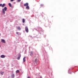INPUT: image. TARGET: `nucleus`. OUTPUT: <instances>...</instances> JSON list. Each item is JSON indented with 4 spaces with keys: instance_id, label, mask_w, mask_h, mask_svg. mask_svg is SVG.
Segmentation results:
<instances>
[{
    "instance_id": "obj_8",
    "label": "nucleus",
    "mask_w": 78,
    "mask_h": 78,
    "mask_svg": "<svg viewBox=\"0 0 78 78\" xmlns=\"http://www.w3.org/2000/svg\"><path fill=\"white\" fill-rule=\"evenodd\" d=\"M33 55V52L31 51L30 53V56H32Z\"/></svg>"
},
{
    "instance_id": "obj_6",
    "label": "nucleus",
    "mask_w": 78,
    "mask_h": 78,
    "mask_svg": "<svg viewBox=\"0 0 78 78\" xmlns=\"http://www.w3.org/2000/svg\"><path fill=\"white\" fill-rule=\"evenodd\" d=\"M1 42H2V43H3L4 44H5V41L4 40L2 39Z\"/></svg>"
},
{
    "instance_id": "obj_15",
    "label": "nucleus",
    "mask_w": 78,
    "mask_h": 78,
    "mask_svg": "<svg viewBox=\"0 0 78 78\" xmlns=\"http://www.w3.org/2000/svg\"><path fill=\"white\" fill-rule=\"evenodd\" d=\"M19 73V70H17L16 71V73Z\"/></svg>"
},
{
    "instance_id": "obj_21",
    "label": "nucleus",
    "mask_w": 78,
    "mask_h": 78,
    "mask_svg": "<svg viewBox=\"0 0 78 78\" xmlns=\"http://www.w3.org/2000/svg\"><path fill=\"white\" fill-rule=\"evenodd\" d=\"M1 36V34H0V36Z\"/></svg>"
},
{
    "instance_id": "obj_1",
    "label": "nucleus",
    "mask_w": 78,
    "mask_h": 78,
    "mask_svg": "<svg viewBox=\"0 0 78 78\" xmlns=\"http://www.w3.org/2000/svg\"><path fill=\"white\" fill-rule=\"evenodd\" d=\"M7 10V8L6 7H5L4 8V9H2V12L4 14H5V11H6Z\"/></svg>"
},
{
    "instance_id": "obj_3",
    "label": "nucleus",
    "mask_w": 78,
    "mask_h": 78,
    "mask_svg": "<svg viewBox=\"0 0 78 78\" xmlns=\"http://www.w3.org/2000/svg\"><path fill=\"white\" fill-rule=\"evenodd\" d=\"M5 6V4H3V5L2 4H0V6H1V7H4Z\"/></svg>"
},
{
    "instance_id": "obj_9",
    "label": "nucleus",
    "mask_w": 78,
    "mask_h": 78,
    "mask_svg": "<svg viewBox=\"0 0 78 78\" xmlns=\"http://www.w3.org/2000/svg\"><path fill=\"white\" fill-rule=\"evenodd\" d=\"M26 9H30V7L28 5L26 7Z\"/></svg>"
},
{
    "instance_id": "obj_5",
    "label": "nucleus",
    "mask_w": 78,
    "mask_h": 78,
    "mask_svg": "<svg viewBox=\"0 0 78 78\" xmlns=\"http://www.w3.org/2000/svg\"><path fill=\"white\" fill-rule=\"evenodd\" d=\"M5 56L4 55H2L1 56V58H5Z\"/></svg>"
},
{
    "instance_id": "obj_4",
    "label": "nucleus",
    "mask_w": 78,
    "mask_h": 78,
    "mask_svg": "<svg viewBox=\"0 0 78 78\" xmlns=\"http://www.w3.org/2000/svg\"><path fill=\"white\" fill-rule=\"evenodd\" d=\"M28 3H26L25 4H24V6H28Z\"/></svg>"
},
{
    "instance_id": "obj_14",
    "label": "nucleus",
    "mask_w": 78,
    "mask_h": 78,
    "mask_svg": "<svg viewBox=\"0 0 78 78\" xmlns=\"http://www.w3.org/2000/svg\"><path fill=\"white\" fill-rule=\"evenodd\" d=\"M1 75H3V73H4V72H1Z\"/></svg>"
},
{
    "instance_id": "obj_7",
    "label": "nucleus",
    "mask_w": 78,
    "mask_h": 78,
    "mask_svg": "<svg viewBox=\"0 0 78 78\" xmlns=\"http://www.w3.org/2000/svg\"><path fill=\"white\" fill-rule=\"evenodd\" d=\"M27 58V57H24L23 58V62H25V61H26V59H25V58Z\"/></svg>"
},
{
    "instance_id": "obj_2",
    "label": "nucleus",
    "mask_w": 78,
    "mask_h": 78,
    "mask_svg": "<svg viewBox=\"0 0 78 78\" xmlns=\"http://www.w3.org/2000/svg\"><path fill=\"white\" fill-rule=\"evenodd\" d=\"M25 30L27 33H28V27H25Z\"/></svg>"
},
{
    "instance_id": "obj_17",
    "label": "nucleus",
    "mask_w": 78,
    "mask_h": 78,
    "mask_svg": "<svg viewBox=\"0 0 78 78\" xmlns=\"http://www.w3.org/2000/svg\"><path fill=\"white\" fill-rule=\"evenodd\" d=\"M14 1V0H10V2H13Z\"/></svg>"
},
{
    "instance_id": "obj_22",
    "label": "nucleus",
    "mask_w": 78,
    "mask_h": 78,
    "mask_svg": "<svg viewBox=\"0 0 78 78\" xmlns=\"http://www.w3.org/2000/svg\"><path fill=\"white\" fill-rule=\"evenodd\" d=\"M20 1H21V0H20Z\"/></svg>"
},
{
    "instance_id": "obj_11",
    "label": "nucleus",
    "mask_w": 78,
    "mask_h": 78,
    "mask_svg": "<svg viewBox=\"0 0 78 78\" xmlns=\"http://www.w3.org/2000/svg\"><path fill=\"white\" fill-rule=\"evenodd\" d=\"M25 19H23V23H25Z\"/></svg>"
},
{
    "instance_id": "obj_16",
    "label": "nucleus",
    "mask_w": 78,
    "mask_h": 78,
    "mask_svg": "<svg viewBox=\"0 0 78 78\" xmlns=\"http://www.w3.org/2000/svg\"><path fill=\"white\" fill-rule=\"evenodd\" d=\"M17 28L18 29V30H19V29H20V27H17Z\"/></svg>"
},
{
    "instance_id": "obj_12",
    "label": "nucleus",
    "mask_w": 78,
    "mask_h": 78,
    "mask_svg": "<svg viewBox=\"0 0 78 78\" xmlns=\"http://www.w3.org/2000/svg\"><path fill=\"white\" fill-rule=\"evenodd\" d=\"M12 78H14V74H12Z\"/></svg>"
},
{
    "instance_id": "obj_20",
    "label": "nucleus",
    "mask_w": 78,
    "mask_h": 78,
    "mask_svg": "<svg viewBox=\"0 0 78 78\" xmlns=\"http://www.w3.org/2000/svg\"><path fill=\"white\" fill-rule=\"evenodd\" d=\"M27 78H30V77H28Z\"/></svg>"
},
{
    "instance_id": "obj_19",
    "label": "nucleus",
    "mask_w": 78,
    "mask_h": 78,
    "mask_svg": "<svg viewBox=\"0 0 78 78\" xmlns=\"http://www.w3.org/2000/svg\"><path fill=\"white\" fill-rule=\"evenodd\" d=\"M16 33L17 34H19L18 32H16Z\"/></svg>"
},
{
    "instance_id": "obj_18",
    "label": "nucleus",
    "mask_w": 78,
    "mask_h": 78,
    "mask_svg": "<svg viewBox=\"0 0 78 78\" xmlns=\"http://www.w3.org/2000/svg\"><path fill=\"white\" fill-rule=\"evenodd\" d=\"M20 2V0H17V2Z\"/></svg>"
},
{
    "instance_id": "obj_10",
    "label": "nucleus",
    "mask_w": 78,
    "mask_h": 78,
    "mask_svg": "<svg viewBox=\"0 0 78 78\" xmlns=\"http://www.w3.org/2000/svg\"><path fill=\"white\" fill-rule=\"evenodd\" d=\"M9 5L10 7H12V5H11V4L10 3H9Z\"/></svg>"
},
{
    "instance_id": "obj_13",
    "label": "nucleus",
    "mask_w": 78,
    "mask_h": 78,
    "mask_svg": "<svg viewBox=\"0 0 78 78\" xmlns=\"http://www.w3.org/2000/svg\"><path fill=\"white\" fill-rule=\"evenodd\" d=\"M17 59L18 60H19V59H20V56H19L18 58H17Z\"/></svg>"
}]
</instances>
